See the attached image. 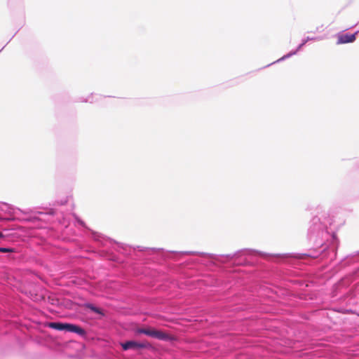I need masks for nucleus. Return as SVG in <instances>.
I'll use <instances>...</instances> for the list:
<instances>
[{
	"label": "nucleus",
	"mask_w": 359,
	"mask_h": 359,
	"mask_svg": "<svg viewBox=\"0 0 359 359\" xmlns=\"http://www.w3.org/2000/svg\"><path fill=\"white\" fill-rule=\"evenodd\" d=\"M137 332L139 334H144L147 336H149V337H151L160 339V340L168 341V340L171 339V337L170 334H168L163 331L157 330L152 329V328L138 329L137 330Z\"/></svg>",
	"instance_id": "nucleus-1"
},
{
	"label": "nucleus",
	"mask_w": 359,
	"mask_h": 359,
	"mask_svg": "<svg viewBox=\"0 0 359 359\" xmlns=\"http://www.w3.org/2000/svg\"><path fill=\"white\" fill-rule=\"evenodd\" d=\"M121 346L124 351H126L128 349L149 348L151 347V345L148 341L137 342L135 341H128L122 343Z\"/></svg>",
	"instance_id": "nucleus-2"
},
{
	"label": "nucleus",
	"mask_w": 359,
	"mask_h": 359,
	"mask_svg": "<svg viewBox=\"0 0 359 359\" xmlns=\"http://www.w3.org/2000/svg\"><path fill=\"white\" fill-rule=\"evenodd\" d=\"M359 33V32H356L353 34H344L339 36L338 37V44L341 43H352L356 39V35Z\"/></svg>",
	"instance_id": "nucleus-3"
},
{
	"label": "nucleus",
	"mask_w": 359,
	"mask_h": 359,
	"mask_svg": "<svg viewBox=\"0 0 359 359\" xmlns=\"http://www.w3.org/2000/svg\"><path fill=\"white\" fill-rule=\"evenodd\" d=\"M65 330L70 332H75L79 335H84L86 334V332L83 328L70 323H65Z\"/></svg>",
	"instance_id": "nucleus-4"
},
{
	"label": "nucleus",
	"mask_w": 359,
	"mask_h": 359,
	"mask_svg": "<svg viewBox=\"0 0 359 359\" xmlns=\"http://www.w3.org/2000/svg\"><path fill=\"white\" fill-rule=\"evenodd\" d=\"M48 327L57 330H65V323L53 322L48 323Z\"/></svg>",
	"instance_id": "nucleus-5"
},
{
	"label": "nucleus",
	"mask_w": 359,
	"mask_h": 359,
	"mask_svg": "<svg viewBox=\"0 0 359 359\" xmlns=\"http://www.w3.org/2000/svg\"><path fill=\"white\" fill-rule=\"evenodd\" d=\"M13 251V248H0V252H12Z\"/></svg>",
	"instance_id": "nucleus-6"
},
{
	"label": "nucleus",
	"mask_w": 359,
	"mask_h": 359,
	"mask_svg": "<svg viewBox=\"0 0 359 359\" xmlns=\"http://www.w3.org/2000/svg\"><path fill=\"white\" fill-rule=\"evenodd\" d=\"M89 308H90L92 311H95V312H96V313H100V309H97V308H96V307H95V306H89Z\"/></svg>",
	"instance_id": "nucleus-7"
},
{
	"label": "nucleus",
	"mask_w": 359,
	"mask_h": 359,
	"mask_svg": "<svg viewBox=\"0 0 359 359\" xmlns=\"http://www.w3.org/2000/svg\"><path fill=\"white\" fill-rule=\"evenodd\" d=\"M4 238V235L1 232H0V238Z\"/></svg>",
	"instance_id": "nucleus-8"
}]
</instances>
